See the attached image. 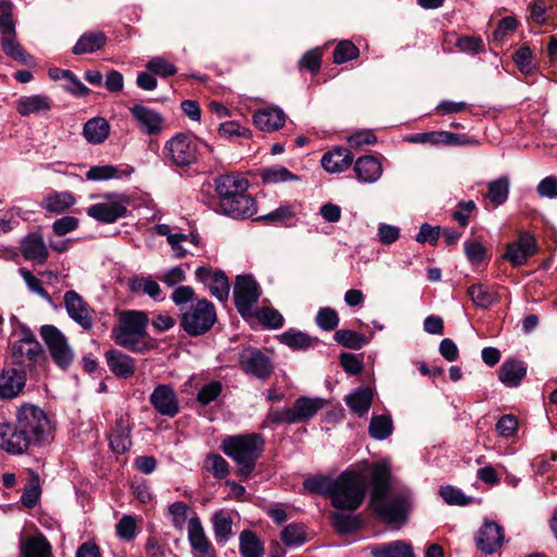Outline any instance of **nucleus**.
Instances as JSON below:
<instances>
[{"label":"nucleus","instance_id":"8","mask_svg":"<svg viewBox=\"0 0 557 557\" xmlns=\"http://www.w3.org/2000/svg\"><path fill=\"white\" fill-rule=\"evenodd\" d=\"M216 320L214 307L206 299L191 305L182 315L181 325L189 335L197 336L211 329Z\"/></svg>","mask_w":557,"mask_h":557},{"label":"nucleus","instance_id":"41","mask_svg":"<svg viewBox=\"0 0 557 557\" xmlns=\"http://www.w3.org/2000/svg\"><path fill=\"white\" fill-rule=\"evenodd\" d=\"M373 393L369 387H360L346 397V404L359 416L367 413L371 407Z\"/></svg>","mask_w":557,"mask_h":557},{"label":"nucleus","instance_id":"53","mask_svg":"<svg viewBox=\"0 0 557 557\" xmlns=\"http://www.w3.org/2000/svg\"><path fill=\"white\" fill-rule=\"evenodd\" d=\"M315 321L322 330L332 331L338 325L339 318L334 309L325 307L319 310Z\"/></svg>","mask_w":557,"mask_h":557},{"label":"nucleus","instance_id":"3","mask_svg":"<svg viewBox=\"0 0 557 557\" xmlns=\"http://www.w3.org/2000/svg\"><path fill=\"white\" fill-rule=\"evenodd\" d=\"M148 315L144 311L128 310L120 313L119 325L112 331L115 343L135 352L152 348L147 334Z\"/></svg>","mask_w":557,"mask_h":557},{"label":"nucleus","instance_id":"25","mask_svg":"<svg viewBox=\"0 0 557 557\" xmlns=\"http://www.w3.org/2000/svg\"><path fill=\"white\" fill-rule=\"evenodd\" d=\"M325 405V400L322 398H309L300 397L290 407L293 423H300L311 419L321 410Z\"/></svg>","mask_w":557,"mask_h":557},{"label":"nucleus","instance_id":"5","mask_svg":"<svg viewBox=\"0 0 557 557\" xmlns=\"http://www.w3.org/2000/svg\"><path fill=\"white\" fill-rule=\"evenodd\" d=\"M364 494L362 476L355 471H344L334 479L330 498L336 509L352 511L360 507Z\"/></svg>","mask_w":557,"mask_h":557},{"label":"nucleus","instance_id":"21","mask_svg":"<svg viewBox=\"0 0 557 557\" xmlns=\"http://www.w3.org/2000/svg\"><path fill=\"white\" fill-rule=\"evenodd\" d=\"M285 113L277 107L259 109L252 116L253 124L263 132H274L285 123Z\"/></svg>","mask_w":557,"mask_h":557},{"label":"nucleus","instance_id":"6","mask_svg":"<svg viewBox=\"0 0 557 557\" xmlns=\"http://www.w3.org/2000/svg\"><path fill=\"white\" fill-rule=\"evenodd\" d=\"M18 431L29 440L33 445L49 442L53 426L48 414L40 407L33 404H23L16 411Z\"/></svg>","mask_w":557,"mask_h":557},{"label":"nucleus","instance_id":"12","mask_svg":"<svg viewBox=\"0 0 557 557\" xmlns=\"http://www.w3.org/2000/svg\"><path fill=\"white\" fill-rule=\"evenodd\" d=\"M126 211L127 200L120 195H111L106 201L90 206L87 214L99 222L113 223Z\"/></svg>","mask_w":557,"mask_h":557},{"label":"nucleus","instance_id":"51","mask_svg":"<svg viewBox=\"0 0 557 557\" xmlns=\"http://www.w3.org/2000/svg\"><path fill=\"white\" fill-rule=\"evenodd\" d=\"M332 522L334 528L339 533H350L355 531L359 527V520L357 517H352L351 515H346L343 512H334L332 515Z\"/></svg>","mask_w":557,"mask_h":557},{"label":"nucleus","instance_id":"1","mask_svg":"<svg viewBox=\"0 0 557 557\" xmlns=\"http://www.w3.org/2000/svg\"><path fill=\"white\" fill-rule=\"evenodd\" d=\"M372 482L371 506L375 513L387 523H405L410 509V493L401 490L387 497L391 488V471L384 463L374 466Z\"/></svg>","mask_w":557,"mask_h":557},{"label":"nucleus","instance_id":"40","mask_svg":"<svg viewBox=\"0 0 557 557\" xmlns=\"http://www.w3.org/2000/svg\"><path fill=\"white\" fill-rule=\"evenodd\" d=\"M129 173L131 172L128 170L123 169L121 166L103 164V165L91 166L86 172V178L88 181L100 182V181L122 178V177L127 176Z\"/></svg>","mask_w":557,"mask_h":557},{"label":"nucleus","instance_id":"37","mask_svg":"<svg viewBox=\"0 0 557 557\" xmlns=\"http://www.w3.org/2000/svg\"><path fill=\"white\" fill-rule=\"evenodd\" d=\"M21 555L22 557H49L50 544L41 534L26 537L21 543Z\"/></svg>","mask_w":557,"mask_h":557},{"label":"nucleus","instance_id":"29","mask_svg":"<svg viewBox=\"0 0 557 557\" xmlns=\"http://www.w3.org/2000/svg\"><path fill=\"white\" fill-rule=\"evenodd\" d=\"M368 549L372 557H414L412 546L400 540L371 545Z\"/></svg>","mask_w":557,"mask_h":557},{"label":"nucleus","instance_id":"18","mask_svg":"<svg viewBox=\"0 0 557 557\" xmlns=\"http://www.w3.org/2000/svg\"><path fill=\"white\" fill-rule=\"evenodd\" d=\"M129 112L138 128L146 135L159 134L163 126V117L156 110L143 104H134Z\"/></svg>","mask_w":557,"mask_h":557},{"label":"nucleus","instance_id":"14","mask_svg":"<svg viewBox=\"0 0 557 557\" xmlns=\"http://www.w3.org/2000/svg\"><path fill=\"white\" fill-rule=\"evenodd\" d=\"M505 541V532L498 523L485 520L475 535V544L484 555L496 553Z\"/></svg>","mask_w":557,"mask_h":557},{"label":"nucleus","instance_id":"59","mask_svg":"<svg viewBox=\"0 0 557 557\" xmlns=\"http://www.w3.org/2000/svg\"><path fill=\"white\" fill-rule=\"evenodd\" d=\"M222 392V385L218 381H212L206 385H203L197 395V400L202 405L206 406L210 404L211 401L215 400L218 396Z\"/></svg>","mask_w":557,"mask_h":557},{"label":"nucleus","instance_id":"52","mask_svg":"<svg viewBox=\"0 0 557 557\" xmlns=\"http://www.w3.org/2000/svg\"><path fill=\"white\" fill-rule=\"evenodd\" d=\"M206 468L218 479H223L230 473L227 461L216 454H211L207 457Z\"/></svg>","mask_w":557,"mask_h":557},{"label":"nucleus","instance_id":"24","mask_svg":"<svg viewBox=\"0 0 557 557\" xmlns=\"http://www.w3.org/2000/svg\"><path fill=\"white\" fill-rule=\"evenodd\" d=\"M1 46L3 52L11 59L24 65L34 64V58L17 41L15 28L1 34Z\"/></svg>","mask_w":557,"mask_h":557},{"label":"nucleus","instance_id":"50","mask_svg":"<svg viewBox=\"0 0 557 557\" xmlns=\"http://www.w3.org/2000/svg\"><path fill=\"white\" fill-rule=\"evenodd\" d=\"M359 49L349 40L341 41L334 49L333 60L341 64L358 57Z\"/></svg>","mask_w":557,"mask_h":557},{"label":"nucleus","instance_id":"17","mask_svg":"<svg viewBox=\"0 0 557 557\" xmlns=\"http://www.w3.org/2000/svg\"><path fill=\"white\" fill-rule=\"evenodd\" d=\"M196 277L203 283L210 290L211 295L220 301L228 298L230 284L226 275L222 271H212L208 267H199L196 270Z\"/></svg>","mask_w":557,"mask_h":557},{"label":"nucleus","instance_id":"54","mask_svg":"<svg viewBox=\"0 0 557 557\" xmlns=\"http://www.w3.org/2000/svg\"><path fill=\"white\" fill-rule=\"evenodd\" d=\"M281 341L294 349H304L312 345V339L301 332H286L282 334Z\"/></svg>","mask_w":557,"mask_h":557},{"label":"nucleus","instance_id":"61","mask_svg":"<svg viewBox=\"0 0 557 557\" xmlns=\"http://www.w3.org/2000/svg\"><path fill=\"white\" fill-rule=\"evenodd\" d=\"M187 511H188V507L183 502L173 503L169 507V512L172 517L173 525L176 529L182 530L184 528L186 521L188 522L189 518L187 517Z\"/></svg>","mask_w":557,"mask_h":557},{"label":"nucleus","instance_id":"64","mask_svg":"<svg viewBox=\"0 0 557 557\" xmlns=\"http://www.w3.org/2000/svg\"><path fill=\"white\" fill-rule=\"evenodd\" d=\"M116 532L121 539L132 540L136 534V520L132 516H124L116 524Z\"/></svg>","mask_w":557,"mask_h":557},{"label":"nucleus","instance_id":"27","mask_svg":"<svg viewBox=\"0 0 557 557\" xmlns=\"http://www.w3.org/2000/svg\"><path fill=\"white\" fill-rule=\"evenodd\" d=\"M17 113L22 116L41 114L50 111L51 101L44 95L23 96L15 103Z\"/></svg>","mask_w":557,"mask_h":557},{"label":"nucleus","instance_id":"62","mask_svg":"<svg viewBox=\"0 0 557 557\" xmlns=\"http://www.w3.org/2000/svg\"><path fill=\"white\" fill-rule=\"evenodd\" d=\"M15 28V22L13 20L12 3L7 0L0 1V33Z\"/></svg>","mask_w":557,"mask_h":557},{"label":"nucleus","instance_id":"32","mask_svg":"<svg viewBox=\"0 0 557 557\" xmlns=\"http://www.w3.org/2000/svg\"><path fill=\"white\" fill-rule=\"evenodd\" d=\"M22 252L27 260L37 263L46 262L48 258V248L39 234H30L22 243Z\"/></svg>","mask_w":557,"mask_h":557},{"label":"nucleus","instance_id":"48","mask_svg":"<svg viewBox=\"0 0 557 557\" xmlns=\"http://www.w3.org/2000/svg\"><path fill=\"white\" fill-rule=\"evenodd\" d=\"M333 478L325 475H314L304 481V488L310 493H319L330 497L333 486Z\"/></svg>","mask_w":557,"mask_h":557},{"label":"nucleus","instance_id":"58","mask_svg":"<svg viewBox=\"0 0 557 557\" xmlns=\"http://www.w3.org/2000/svg\"><path fill=\"white\" fill-rule=\"evenodd\" d=\"M219 134L225 138H231L233 136L249 138L251 136V131L235 121H228L220 125Z\"/></svg>","mask_w":557,"mask_h":557},{"label":"nucleus","instance_id":"22","mask_svg":"<svg viewBox=\"0 0 557 557\" xmlns=\"http://www.w3.org/2000/svg\"><path fill=\"white\" fill-rule=\"evenodd\" d=\"M26 377L24 372L15 369H4L0 373V398L16 397L24 388Z\"/></svg>","mask_w":557,"mask_h":557},{"label":"nucleus","instance_id":"4","mask_svg":"<svg viewBox=\"0 0 557 557\" xmlns=\"http://www.w3.org/2000/svg\"><path fill=\"white\" fill-rule=\"evenodd\" d=\"M263 444L259 434H242L224 438L221 448L237 463V475L247 479L255 469Z\"/></svg>","mask_w":557,"mask_h":557},{"label":"nucleus","instance_id":"7","mask_svg":"<svg viewBox=\"0 0 557 557\" xmlns=\"http://www.w3.org/2000/svg\"><path fill=\"white\" fill-rule=\"evenodd\" d=\"M164 156L172 165L189 166L197 161L198 139L188 134H176L165 143Z\"/></svg>","mask_w":557,"mask_h":557},{"label":"nucleus","instance_id":"47","mask_svg":"<svg viewBox=\"0 0 557 557\" xmlns=\"http://www.w3.org/2000/svg\"><path fill=\"white\" fill-rule=\"evenodd\" d=\"M393 422L388 416H373L369 426L370 435L375 440H385L391 435Z\"/></svg>","mask_w":557,"mask_h":557},{"label":"nucleus","instance_id":"49","mask_svg":"<svg viewBox=\"0 0 557 557\" xmlns=\"http://www.w3.org/2000/svg\"><path fill=\"white\" fill-rule=\"evenodd\" d=\"M212 524L215 537L226 541L232 533V519L224 511H218L212 517Z\"/></svg>","mask_w":557,"mask_h":557},{"label":"nucleus","instance_id":"43","mask_svg":"<svg viewBox=\"0 0 557 557\" xmlns=\"http://www.w3.org/2000/svg\"><path fill=\"white\" fill-rule=\"evenodd\" d=\"M75 203V197L70 191H55L44 200V208L53 213H62Z\"/></svg>","mask_w":557,"mask_h":557},{"label":"nucleus","instance_id":"31","mask_svg":"<svg viewBox=\"0 0 557 557\" xmlns=\"http://www.w3.org/2000/svg\"><path fill=\"white\" fill-rule=\"evenodd\" d=\"M109 134L110 124L104 117H92L83 127V136L91 145L102 144L109 137Z\"/></svg>","mask_w":557,"mask_h":557},{"label":"nucleus","instance_id":"16","mask_svg":"<svg viewBox=\"0 0 557 557\" xmlns=\"http://www.w3.org/2000/svg\"><path fill=\"white\" fill-rule=\"evenodd\" d=\"M150 404L161 416L174 417L180 411V400L170 385H158L150 395Z\"/></svg>","mask_w":557,"mask_h":557},{"label":"nucleus","instance_id":"45","mask_svg":"<svg viewBox=\"0 0 557 557\" xmlns=\"http://www.w3.org/2000/svg\"><path fill=\"white\" fill-rule=\"evenodd\" d=\"M40 494L41 490L39 475L34 471H29V480L22 495L23 505L27 508H33L37 504Z\"/></svg>","mask_w":557,"mask_h":557},{"label":"nucleus","instance_id":"36","mask_svg":"<svg viewBox=\"0 0 557 557\" xmlns=\"http://www.w3.org/2000/svg\"><path fill=\"white\" fill-rule=\"evenodd\" d=\"M238 548L242 557L264 556V543L250 530L240 532Z\"/></svg>","mask_w":557,"mask_h":557},{"label":"nucleus","instance_id":"20","mask_svg":"<svg viewBox=\"0 0 557 557\" xmlns=\"http://www.w3.org/2000/svg\"><path fill=\"white\" fill-rule=\"evenodd\" d=\"M240 363L245 372L258 377H267L272 370L269 359L257 349H246L240 355Z\"/></svg>","mask_w":557,"mask_h":557},{"label":"nucleus","instance_id":"9","mask_svg":"<svg viewBox=\"0 0 557 557\" xmlns=\"http://www.w3.org/2000/svg\"><path fill=\"white\" fill-rule=\"evenodd\" d=\"M11 355L15 363L32 367L42 359L44 352L34 334L23 327L18 338L11 345Z\"/></svg>","mask_w":557,"mask_h":557},{"label":"nucleus","instance_id":"33","mask_svg":"<svg viewBox=\"0 0 557 557\" xmlns=\"http://www.w3.org/2000/svg\"><path fill=\"white\" fill-rule=\"evenodd\" d=\"M106 358L109 369L115 375L126 379L134 374L135 364L129 356L117 350H109L106 354Z\"/></svg>","mask_w":557,"mask_h":557},{"label":"nucleus","instance_id":"60","mask_svg":"<svg viewBox=\"0 0 557 557\" xmlns=\"http://www.w3.org/2000/svg\"><path fill=\"white\" fill-rule=\"evenodd\" d=\"M438 144H444L446 146H466V145H476V140L469 138L466 135H459L451 132H438Z\"/></svg>","mask_w":557,"mask_h":557},{"label":"nucleus","instance_id":"34","mask_svg":"<svg viewBox=\"0 0 557 557\" xmlns=\"http://www.w3.org/2000/svg\"><path fill=\"white\" fill-rule=\"evenodd\" d=\"M110 447L116 454H124L132 445L131 428L127 420L121 418L115 422L110 437Z\"/></svg>","mask_w":557,"mask_h":557},{"label":"nucleus","instance_id":"23","mask_svg":"<svg viewBox=\"0 0 557 557\" xmlns=\"http://www.w3.org/2000/svg\"><path fill=\"white\" fill-rule=\"evenodd\" d=\"M188 541L193 549V556L213 550L214 547L207 537L201 522L197 516L188 519Z\"/></svg>","mask_w":557,"mask_h":557},{"label":"nucleus","instance_id":"63","mask_svg":"<svg viewBox=\"0 0 557 557\" xmlns=\"http://www.w3.org/2000/svg\"><path fill=\"white\" fill-rule=\"evenodd\" d=\"M518 430V421L512 414L503 416L496 423V431L502 437H510Z\"/></svg>","mask_w":557,"mask_h":557},{"label":"nucleus","instance_id":"35","mask_svg":"<svg viewBox=\"0 0 557 557\" xmlns=\"http://www.w3.org/2000/svg\"><path fill=\"white\" fill-rule=\"evenodd\" d=\"M107 42V37L102 32L84 33L73 47L74 54L92 53L100 50Z\"/></svg>","mask_w":557,"mask_h":557},{"label":"nucleus","instance_id":"10","mask_svg":"<svg viewBox=\"0 0 557 557\" xmlns=\"http://www.w3.org/2000/svg\"><path fill=\"white\" fill-rule=\"evenodd\" d=\"M40 336L47 345L53 361L60 368H66L73 361V350L66 337L53 325H44L40 329Z\"/></svg>","mask_w":557,"mask_h":557},{"label":"nucleus","instance_id":"55","mask_svg":"<svg viewBox=\"0 0 557 557\" xmlns=\"http://www.w3.org/2000/svg\"><path fill=\"white\" fill-rule=\"evenodd\" d=\"M147 69L152 73L166 77L176 73V67L162 57H154L147 63Z\"/></svg>","mask_w":557,"mask_h":557},{"label":"nucleus","instance_id":"42","mask_svg":"<svg viewBox=\"0 0 557 557\" xmlns=\"http://www.w3.org/2000/svg\"><path fill=\"white\" fill-rule=\"evenodd\" d=\"M129 289L135 294L147 295L150 298L161 299V288L159 284L149 276H134L128 281Z\"/></svg>","mask_w":557,"mask_h":557},{"label":"nucleus","instance_id":"2","mask_svg":"<svg viewBox=\"0 0 557 557\" xmlns=\"http://www.w3.org/2000/svg\"><path fill=\"white\" fill-rule=\"evenodd\" d=\"M248 181L238 175H224L215 180L220 197L218 211L234 219L252 216L257 209L255 199L245 191Z\"/></svg>","mask_w":557,"mask_h":557},{"label":"nucleus","instance_id":"44","mask_svg":"<svg viewBox=\"0 0 557 557\" xmlns=\"http://www.w3.org/2000/svg\"><path fill=\"white\" fill-rule=\"evenodd\" d=\"M509 195V180L499 177L488 183V189L485 200L490 201L494 207L503 205Z\"/></svg>","mask_w":557,"mask_h":557},{"label":"nucleus","instance_id":"38","mask_svg":"<svg viewBox=\"0 0 557 557\" xmlns=\"http://www.w3.org/2000/svg\"><path fill=\"white\" fill-rule=\"evenodd\" d=\"M281 541L286 547H298L307 542L308 533L304 523L293 522L281 531Z\"/></svg>","mask_w":557,"mask_h":557},{"label":"nucleus","instance_id":"46","mask_svg":"<svg viewBox=\"0 0 557 557\" xmlns=\"http://www.w3.org/2000/svg\"><path fill=\"white\" fill-rule=\"evenodd\" d=\"M334 339L339 345L355 350L361 349L367 344V339L362 334L351 330L336 331Z\"/></svg>","mask_w":557,"mask_h":557},{"label":"nucleus","instance_id":"26","mask_svg":"<svg viewBox=\"0 0 557 557\" xmlns=\"http://www.w3.org/2000/svg\"><path fill=\"white\" fill-rule=\"evenodd\" d=\"M354 171L357 178L363 183H374L383 173L381 162L373 156L358 158L355 163Z\"/></svg>","mask_w":557,"mask_h":557},{"label":"nucleus","instance_id":"28","mask_svg":"<svg viewBox=\"0 0 557 557\" xmlns=\"http://www.w3.org/2000/svg\"><path fill=\"white\" fill-rule=\"evenodd\" d=\"M354 156L346 148H335L326 152L321 160L322 166L330 173H339L347 170L352 163Z\"/></svg>","mask_w":557,"mask_h":557},{"label":"nucleus","instance_id":"39","mask_svg":"<svg viewBox=\"0 0 557 557\" xmlns=\"http://www.w3.org/2000/svg\"><path fill=\"white\" fill-rule=\"evenodd\" d=\"M527 369L520 361H505L499 370V380L507 386H517L524 377Z\"/></svg>","mask_w":557,"mask_h":557},{"label":"nucleus","instance_id":"57","mask_svg":"<svg viewBox=\"0 0 557 557\" xmlns=\"http://www.w3.org/2000/svg\"><path fill=\"white\" fill-rule=\"evenodd\" d=\"M262 178L267 183H280V182H286L288 180H294L296 176L290 173L286 168L284 166H272L264 169L262 172Z\"/></svg>","mask_w":557,"mask_h":557},{"label":"nucleus","instance_id":"15","mask_svg":"<svg viewBox=\"0 0 557 557\" xmlns=\"http://www.w3.org/2000/svg\"><path fill=\"white\" fill-rule=\"evenodd\" d=\"M536 251L535 238L527 233L519 234L517 240L509 243L506 247L504 258L513 267L524 264Z\"/></svg>","mask_w":557,"mask_h":557},{"label":"nucleus","instance_id":"13","mask_svg":"<svg viewBox=\"0 0 557 557\" xmlns=\"http://www.w3.org/2000/svg\"><path fill=\"white\" fill-rule=\"evenodd\" d=\"M63 304L69 317L85 330L94 325L92 309L75 290H67L63 296Z\"/></svg>","mask_w":557,"mask_h":557},{"label":"nucleus","instance_id":"19","mask_svg":"<svg viewBox=\"0 0 557 557\" xmlns=\"http://www.w3.org/2000/svg\"><path fill=\"white\" fill-rule=\"evenodd\" d=\"M33 445L25 434L21 433L17 423L14 425L0 424V448L11 454H22Z\"/></svg>","mask_w":557,"mask_h":557},{"label":"nucleus","instance_id":"11","mask_svg":"<svg viewBox=\"0 0 557 557\" xmlns=\"http://www.w3.org/2000/svg\"><path fill=\"white\" fill-rule=\"evenodd\" d=\"M260 297L258 283L248 275L236 277L234 285V302L243 317H251L253 308Z\"/></svg>","mask_w":557,"mask_h":557},{"label":"nucleus","instance_id":"30","mask_svg":"<svg viewBox=\"0 0 557 557\" xmlns=\"http://www.w3.org/2000/svg\"><path fill=\"white\" fill-rule=\"evenodd\" d=\"M475 307L486 309L500 300L499 293L494 286L473 284L467 290Z\"/></svg>","mask_w":557,"mask_h":557},{"label":"nucleus","instance_id":"56","mask_svg":"<svg viewBox=\"0 0 557 557\" xmlns=\"http://www.w3.org/2000/svg\"><path fill=\"white\" fill-rule=\"evenodd\" d=\"M440 495L448 505L465 506L471 503V497L449 485L441 487Z\"/></svg>","mask_w":557,"mask_h":557}]
</instances>
